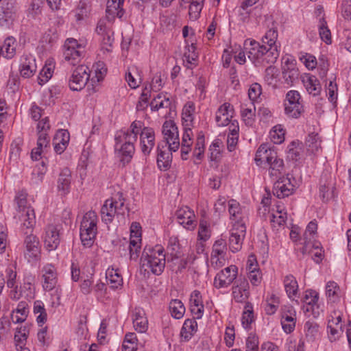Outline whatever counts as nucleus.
<instances>
[{
  "mask_svg": "<svg viewBox=\"0 0 351 351\" xmlns=\"http://www.w3.org/2000/svg\"><path fill=\"white\" fill-rule=\"evenodd\" d=\"M90 77L89 68L86 65H80L75 69L69 80V86L72 90H81Z\"/></svg>",
  "mask_w": 351,
  "mask_h": 351,
  "instance_id": "obj_12",
  "label": "nucleus"
},
{
  "mask_svg": "<svg viewBox=\"0 0 351 351\" xmlns=\"http://www.w3.org/2000/svg\"><path fill=\"white\" fill-rule=\"evenodd\" d=\"M226 252L227 243L224 239H220L214 243L210 255V264L213 267L219 269L225 265Z\"/></svg>",
  "mask_w": 351,
  "mask_h": 351,
  "instance_id": "obj_13",
  "label": "nucleus"
},
{
  "mask_svg": "<svg viewBox=\"0 0 351 351\" xmlns=\"http://www.w3.org/2000/svg\"><path fill=\"white\" fill-rule=\"evenodd\" d=\"M282 78L285 82L291 85L293 82V81L298 78V70L296 67H285L282 69Z\"/></svg>",
  "mask_w": 351,
  "mask_h": 351,
  "instance_id": "obj_64",
  "label": "nucleus"
},
{
  "mask_svg": "<svg viewBox=\"0 0 351 351\" xmlns=\"http://www.w3.org/2000/svg\"><path fill=\"white\" fill-rule=\"evenodd\" d=\"M254 321L253 308L251 304L247 303L241 317V324L244 328H251V325Z\"/></svg>",
  "mask_w": 351,
  "mask_h": 351,
  "instance_id": "obj_57",
  "label": "nucleus"
},
{
  "mask_svg": "<svg viewBox=\"0 0 351 351\" xmlns=\"http://www.w3.org/2000/svg\"><path fill=\"white\" fill-rule=\"evenodd\" d=\"M278 30L271 28L263 36L262 44L253 39H247L244 47L250 60L256 66L271 64L280 55V45L277 42Z\"/></svg>",
  "mask_w": 351,
  "mask_h": 351,
  "instance_id": "obj_2",
  "label": "nucleus"
},
{
  "mask_svg": "<svg viewBox=\"0 0 351 351\" xmlns=\"http://www.w3.org/2000/svg\"><path fill=\"white\" fill-rule=\"evenodd\" d=\"M205 150L204 135L201 132L198 134L195 145L193 152V156L195 159V162L198 163L204 157Z\"/></svg>",
  "mask_w": 351,
  "mask_h": 351,
  "instance_id": "obj_50",
  "label": "nucleus"
},
{
  "mask_svg": "<svg viewBox=\"0 0 351 351\" xmlns=\"http://www.w3.org/2000/svg\"><path fill=\"white\" fill-rule=\"evenodd\" d=\"M36 59L32 55H25L21 58L20 67L21 75L24 78H29L36 71Z\"/></svg>",
  "mask_w": 351,
  "mask_h": 351,
  "instance_id": "obj_27",
  "label": "nucleus"
},
{
  "mask_svg": "<svg viewBox=\"0 0 351 351\" xmlns=\"http://www.w3.org/2000/svg\"><path fill=\"white\" fill-rule=\"evenodd\" d=\"M82 281L80 285V291L85 295L90 294L93 289V273H90L89 275L84 276L82 274Z\"/></svg>",
  "mask_w": 351,
  "mask_h": 351,
  "instance_id": "obj_61",
  "label": "nucleus"
},
{
  "mask_svg": "<svg viewBox=\"0 0 351 351\" xmlns=\"http://www.w3.org/2000/svg\"><path fill=\"white\" fill-rule=\"evenodd\" d=\"M71 182V172L69 169L65 167L61 170L57 180L58 191L62 195L70 192Z\"/></svg>",
  "mask_w": 351,
  "mask_h": 351,
  "instance_id": "obj_28",
  "label": "nucleus"
},
{
  "mask_svg": "<svg viewBox=\"0 0 351 351\" xmlns=\"http://www.w3.org/2000/svg\"><path fill=\"white\" fill-rule=\"evenodd\" d=\"M234 110L230 103H224L221 105L215 113V121L219 127H224L229 125L233 120Z\"/></svg>",
  "mask_w": 351,
  "mask_h": 351,
  "instance_id": "obj_22",
  "label": "nucleus"
},
{
  "mask_svg": "<svg viewBox=\"0 0 351 351\" xmlns=\"http://www.w3.org/2000/svg\"><path fill=\"white\" fill-rule=\"evenodd\" d=\"M18 12V7L16 3L14 0H9L5 2L2 6V16L0 21H3L5 23H8L14 21Z\"/></svg>",
  "mask_w": 351,
  "mask_h": 351,
  "instance_id": "obj_36",
  "label": "nucleus"
},
{
  "mask_svg": "<svg viewBox=\"0 0 351 351\" xmlns=\"http://www.w3.org/2000/svg\"><path fill=\"white\" fill-rule=\"evenodd\" d=\"M228 212L232 225H240L245 226V222L247 219V209L241 206V204L234 199H230L228 202Z\"/></svg>",
  "mask_w": 351,
  "mask_h": 351,
  "instance_id": "obj_14",
  "label": "nucleus"
},
{
  "mask_svg": "<svg viewBox=\"0 0 351 351\" xmlns=\"http://www.w3.org/2000/svg\"><path fill=\"white\" fill-rule=\"evenodd\" d=\"M303 84L310 95L317 96L320 93L322 87L319 81L315 75H308L303 80Z\"/></svg>",
  "mask_w": 351,
  "mask_h": 351,
  "instance_id": "obj_46",
  "label": "nucleus"
},
{
  "mask_svg": "<svg viewBox=\"0 0 351 351\" xmlns=\"http://www.w3.org/2000/svg\"><path fill=\"white\" fill-rule=\"evenodd\" d=\"M140 136V149L145 158L149 156L156 144L155 132L152 128L145 127L139 120L134 121L128 129L117 131L114 135V150L121 162H130L134 152L135 143Z\"/></svg>",
  "mask_w": 351,
  "mask_h": 351,
  "instance_id": "obj_1",
  "label": "nucleus"
},
{
  "mask_svg": "<svg viewBox=\"0 0 351 351\" xmlns=\"http://www.w3.org/2000/svg\"><path fill=\"white\" fill-rule=\"evenodd\" d=\"M223 142L219 138H215L208 148L209 158L211 161H218L221 157Z\"/></svg>",
  "mask_w": 351,
  "mask_h": 351,
  "instance_id": "obj_52",
  "label": "nucleus"
},
{
  "mask_svg": "<svg viewBox=\"0 0 351 351\" xmlns=\"http://www.w3.org/2000/svg\"><path fill=\"white\" fill-rule=\"evenodd\" d=\"M84 47L76 39L67 38L64 45L63 57L64 62L75 66L80 62L84 56Z\"/></svg>",
  "mask_w": 351,
  "mask_h": 351,
  "instance_id": "obj_9",
  "label": "nucleus"
},
{
  "mask_svg": "<svg viewBox=\"0 0 351 351\" xmlns=\"http://www.w3.org/2000/svg\"><path fill=\"white\" fill-rule=\"evenodd\" d=\"M33 312L36 315V322L39 326H43L47 321V314L44 303L40 300L34 302Z\"/></svg>",
  "mask_w": 351,
  "mask_h": 351,
  "instance_id": "obj_51",
  "label": "nucleus"
},
{
  "mask_svg": "<svg viewBox=\"0 0 351 351\" xmlns=\"http://www.w3.org/2000/svg\"><path fill=\"white\" fill-rule=\"evenodd\" d=\"M162 133L164 141L163 145H169L170 149L173 152L178 150L180 147L179 134L178 128L171 121H166L162 128Z\"/></svg>",
  "mask_w": 351,
  "mask_h": 351,
  "instance_id": "obj_11",
  "label": "nucleus"
},
{
  "mask_svg": "<svg viewBox=\"0 0 351 351\" xmlns=\"http://www.w3.org/2000/svg\"><path fill=\"white\" fill-rule=\"evenodd\" d=\"M106 279L112 289H119L123 285V278L118 269L109 267L106 272Z\"/></svg>",
  "mask_w": 351,
  "mask_h": 351,
  "instance_id": "obj_43",
  "label": "nucleus"
},
{
  "mask_svg": "<svg viewBox=\"0 0 351 351\" xmlns=\"http://www.w3.org/2000/svg\"><path fill=\"white\" fill-rule=\"evenodd\" d=\"M43 288L46 291L54 289L58 283V273L52 264H46L42 268Z\"/></svg>",
  "mask_w": 351,
  "mask_h": 351,
  "instance_id": "obj_19",
  "label": "nucleus"
},
{
  "mask_svg": "<svg viewBox=\"0 0 351 351\" xmlns=\"http://www.w3.org/2000/svg\"><path fill=\"white\" fill-rule=\"evenodd\" d=\"M246 233V226L232 225L230 230L229 248L233 253L239 252L243 245Z\"/></svg>",
  "mask_w": 351,
  "mask_h": 351,
  "instance_id": "obj_17",
  "label": "nucleus"
},
{
  "mask_svg": "<svg viewBox=\"0 0 351 351\" xmlns=\"http://www.w3.org/2000/svg\"><path fill=\"white\" fill-rule=\"evenodd\" d=\"M53 73V66L51 64H45L38 76V83L40 85H43L47 82L52 77Z\"/></svg>",
  "mask_w": 351,
  "mask_h": 351,
  "instance_id": "obj_62",
  "label": "nucleus"
},
{
  "mask_svg": "<svg viewBox=\"0 0 351 351\" xmlns=\"http://www.w3.org/2000/svg\"><path fill=\"white\" fill-rule=\"evenodd\" d=\"M198 54L194 43L187 44L184 53V64L188 69H192L197 64Z\"/></svg>",
  "mask_w": 351,
  "mask_h": 351,
  "instance_id": "obj_44",
  "label": "nucleus"
},
{
  "mask_svg": "<svg viewBox=\"0 0 351 351\" xmlns=\"http://www.w3.org/2000/svg\"><path fill=\"white\" fill-rule=\"evenodd\" d=\"M171 105L170 95L167 93H160L154 96L150 103L151 110L158 111L162 108H169Z\"/></svg>",
  "mask_w": 351,
  "mask_h": 351,
  "instance_id": "obj_37",
  "label": "nucleus"
},
{
  "mask_svg": "<svg viewBox=\"0 0 351 351\" xmlns=\"http://www.w3.org/2000/svg\"><path fill=\"white\" fill-rule=\"evenodd\" d=\"M316 14L319 19L317 26L320 38L326 44H330L331 43V33L324 17V8L322 7L317 8Z\"/></svg>",
  "mask_w": 351,
  "mask_h": 351,
  "instance_id": "obj_30",
  "label": "nucleus"
},
{
  "mask_svg": "<svg viewBox=\"0 0 351 351\" xmlns=\"http://www.w3.org/2000/svg\"><path fill=\"white\" fill-rule=\"evenodd\" d=\"M124 0H108L107 1L106 12L119 18L122 17L123 12L122 5Z\"/></svg>",
  "mask_w": 351,
  "mask_h": 351,
  "instance_id": "obj_53",
  "label": "nucleus"
},
{
  "mask_svg": "<svg viewBox=\"0 0 351 351\" xmlns=\"http://www.w3.org/2000/svg\"><path fill=\"white\" fill-rule=\"evenodd\" d=\"M256 165L266 169L272 180L281 177L285 171L284 161L277 152L268 144H262L258 148L255 158Z\"/></svg>",
  "mask_w": 351,
  "mask_h": 351,
  "instance_id": "obj_3",
  "label": "nucleus"
},
{
  "mask_svg": "<svg viewBox=\"0 0 351 351\" xmlns=\"http://www.w3.org/2000/svg\"><path fill=\"white\" fill-rule=\"evenodd\" d=\"M296 312L291 305L282 307L281 325L286 333L291 332L295 327Z\"/></svg>",
  "mask_w": 351,
  "mask_h": 351,
  "instance_id": "obj_23",
  "label": "nucleus"
},
{
  "mask_svg": "<svg viewBox=\"0 0 351 351\" xmlns=\"http://www.w3.org/2000/svg\"><path fill=\"white\" fill-rule=\"evenodd\" d=\"M171 152L169 145H163V143H158L157 146V164L158 167L164 170L167 169L171 163Z\"/></svg>",
  "mask_w": 351,
  "mask_h": 351,
  "instance_id": "obj_25",
  "label": "nucleus"
},
{
  "mask_svg": "<svg viewBox=\"0 0 351 351\" xmlns=\"http://www.w3.org/2000/svg\"><path fill=\"white\" fill-rule=\"evenodd\" d=\"M165 263V250L162 246L156 245L153 248L148 249L143 264L154 274L159 276L163 272Z\"/></svg>",
  "mask_w": 351,
  "mask_h": 351,
  "instance_id": "obj_7",
  "label": "nucleus"
},
{
  "mask_svg": "<svg viewBox=\"0 0 351 351\" xmlns=\"http://www.w3.org/2000/svg\"><path fill=\"white\" fill-rule=\"evenodd\" d=\"M317 230V221L315 220L310 221L306 228V230L303 234L302 238L301 239L302 241L301 244L303 245V247L300 249V251L303 254L308 252V245L311 244L312 239L316 234Z\"/></svg>",
  "mask_w": 351,
  "mask_h": 351,
  "instance_id": "obj_35",
  "label": "nucleus"
},
{
  "mask_svg": "<svg viewBox=\"0 0 351 351\" xmlns=\"http://www.w3.org/2000/svg\"><path fill=\"white\" fill-rule=\"evenodd\" d=\"M139 228L138 224L136 223H132L131 226L128 250L130 252V258L132 260L137 259L141 250V233L139 231Z\"/></svg>",
  "mask_w": 351,
  "mask_h": 351,
  "instance_id": "obj_21",
  "label": "nucleus"
},
{
  "mask_svg": "<svg viewBox=\"0 0 351 351\" xmlns=\"http://www.w3.org/2000/svg\"><path fill=\"white\" fill-rule=\"evenodd\" d=\"M190 308L195 319H201L204 313V306L201 293L199 291H193L190 298Z\"/></svg>",
  "mask_w": 351,
  "mask_h": 351,
  "instance_id": "obj_26",
  "label": "nucleus"
},
{
  "mask_svg": "<svg viewBox=\"0 0 351 351\" xmlns=\"http://www.w3.org/2000/svg\"><path fill=\"white\" fill-rule=\"evenodd\" d=\"M334 182L331 178L322 177L319 182V196L324 202H327L334 195Z\"/></svg>",
  "mask_w": 351,
  "mask_h": 351,
  "instance_id": "obj_33",
  "label": "nucleus"
},
{
  "mask_svg": "<svg viewBox=\"0 0 351 351\" xmlns=\"http://www.w3.org/2000/svg\"><path fill=\"white\" fill-rule=\"evenodd\" d=\"M97 33L102 37L101 43L104 47H110L114 41L113 32L107 27L104 21H99L96 27ZM108 50V48H106Z\"/></svg>",
  "mask_w": 351,
  "mask_h": 351,
  "instance_id": "obj_38",
  "label": "nucleus"
},
{
  "mask_svg": "<svg viewBox=\"0 0 351 351\" xmlns=\"http://www.w3.org/2000/svg\"><path fill=\"white\" fill-rule=\"evenodd\" d=\"M276 180L274 185L273 192L278 198L288 197L293 193L295 186L288 175L286 177L281 176Z\"/></svg>",
  "mask_w": 351,
  "mask_h": 351,
  "instance_id": "obj_20",
  "label": "nucleus"
},
{
  "mask_svg": "<svg viewBox=\"0 0 351 351\" xmlns=\"http://www.w3.org/2000/svg\"><path fill=\"white\" fill-rule=\"evenodd\" d=\"M195 106L193 101H187L182 108V121L183 127H193L194 123Z\"/></svg>",
  "mask_w": 351,
  "mask_h": 351,
  "instance_id": "obj_39",
  "label": "nucleus"
},
{
  "mask_svg": "<svg viewBox=\"0 0 351 351\" xmlns=\"http://www.w3.org/2000/svg\"><path fill=\"white\" fill-rule=\"evenodd\" d=\"M255 112L256 108L253 103H251L250 106L247 104L241 105V115L246 125L252 126L254 123Z\"/></svg>",
  "mask_w": 351,
  "mask_h": 351,
  "instance_id": "obj_47",
  "label": "nucleus"
},
{
  "mask_svg": "<svg viewBox=\"0 0 351 351\" xmlns=\"http://www.w3.org/2000/svg\"><path fill=\"white\" fill-rule=\"evenodd\" d=\"M128 208L125 206V198L120 191L112 194V197L106 199L101 208L102 221L108 224L113 221V219L123 217Z\"/></svg>",
  "mask_w": 351,
  "mask_h": 351,
  "instance_id": "obj_5",
  "label": "nucleus"
},
{
  "mask_svg": "<svg viewBox=\"0 0 351 351\" xmlns=\"http://www.w3.org/2000/svg\"><path fill=\"white\" fill-rule=\"evenodd\" d=\"M61 226L59 224H49L45 229L44 243L49 251L55 250L60 242Z\"/></svg>",
  "mask_w": 351,
  "mask_h": 351,
  "instance_id": "obj_16",
  "label": "nucleus"
},
{
  "mask_svg": "<svg viewBox=\"0 0 351 351\" xmlns=\"http://www.w3.org/2000/svg\"><path fill=\"white\" fill-rule=\"evenodd\" d=\"M283 284L289 298L294 300L298 297V284L296 278L291 274L285 276Z\"/></svg>",
  "mask_w": 351,
  "mask_h": 351,
  "instance_id": "obj_41",
  "label": "nucleus"
},
{
  "mask_svg": "<svg viewBox=\"0 0 351 351\" xmlns=\"http://www.w3.org/2000/svg\"><path fill=\"white\" fill-rule=\"evenodd\" d=\"M98 217L95 211L89 210L82 217L80 228V235L84 246L93 245L97 233Z\"/></svg>",
  "mask_w": 351,
  "mask_h": 351,
  "instance_id": "obj_6",
  "label": "nucleus"
},
{
  "mask_svg": "<svg viewBox=\"0 0 351 351\" xmlns=\"http://www.w3.org/2000/svg\"><path fill=\"white\" fill-rule=\"evenodd\" d=\"M38 239L33 235H27L24 240L25 257L29 262L37 259L40 254V245Z\"/></svg>",
  "mask_w": 351,
  "mask_h": 351,
  "instance_id": "obj_24",
  "label": "nucleus"
},
{
  "mask_svg": "<svg viewBox=\"0 0 351 351\" xmlns=\"http://www.w3.org/2000/svg\"><path fill=\"white\" fill-rule=\"evenodd\" d=\"M306 144L308 147V151L315 154L321 149V140L317 133H311L306 139Z\"/></svg>",
  "mask_w": 351,
  "mask_h": 351,
  "instance_id": "obj_54",
  "label": "nucleus"
},
{
  "mask_svg": "<svg viewBox=\"0 0 351 351\" xmlns=\"http://www.w3.org/2000/svg\"><path fill=\"white\" fill-rule=\"evenodd\" d=\"M132 322L136 331L140 333L145 332L148 329V320L145 313L141 308H136L132 313Z\"/></svg>",
  "mask_w": 351,
  "mask_h": 351,
  "instance_id": "obj_29",
  "label": "nucleus"
},
{
  "mask_svg": "<svg viewBox=\"0 0 351 351\" xmlns=\"http://www.w3.org/2000/svg\"><path fill=\"white\" fill-rule=\"evenodd\" d=\"M178 223L188 230H193L197 223L194 211L188 206H184L177 210L176 213Z\"/></svg>",
  "mask_w": 351,
  "mask_h": 351,
  "instance_id": "obj_18",
  "label": "nucleus"
},
{
  "mask_svg": "<svg viewBox=\"0 0 351 351\" xmlns=\"http://www.w3.org/2000/svg\"><path fill=\"white\" fill-rule=\"evenodd\" d=\"M138 349V339L134 332H128L125 335L122 344V351H136Z\"/></svg>",
  "mask_w": 351,
  "mask_h": 351,
  "instance_id": "obj_56",
  "label": "nucleus"
},
{
  "mask_svg": "<svg viewBox=\"0 0 351 351\" xmlns=\"http://www.w3.org/2000/svg\"><path fill=\"white\" fill-rule=\"evenodd\" d=\"M302 310L307 316L317 318L324 311L323 305L319 302V293L312 289L305 291L302 298Z\"/></svg>",
  "mask_w": 351,
  "mask_h": 351,
  "instance_id": "obj_10",
  "label": "nucleus"
},
{
  "mask_svg": "<svg viewBox=\"0 0 351 351\" xmlns=\"http://www.w3.org/2000/svg\"><path fill=\"white\" fill-rule=\"evenodd\" d=\"M169 308L171 316L175 319L182 318L185 313V307L180 300H172L169 302Z\"/></svg>",
  "mask_w": 351,
  "mask_h": 351,
  "instance_id": "obj_55",
  "label": "nucleus"
},
{
  "mask_svg": "<svg viewBox=\"0 0 351 351\" xmlns=\"http://www.w3.org/2000/svg\"><path fill=\"white\" fill-rule=\"evenodd\" d=\"M70 135L66 130H59L57 131L53 140L54 151L58 154L64 152L69 145Z\"/></svg>",
  "mask_w": 351,
  "mask_h": 351,
  "instance_id": "obj_32",
  "label": "nucleus"
},
{
  "mask_svg": "<svg viewBox=\"0 0 351 351\" xmlns=\"http://www.w3.org/2000/svg\"><path fill=\"white\" fill-rule=\"evenodd\" d=\"M29 334V328L28 326H21L17 327L14 333V343L18 351H24L26 348L27 339Z\"/></svg>",
  "mask_w": 351,
  "mask_h": 351,
  "instance_id": "obj_34",
  "label": "nucleus"
},
{
  "mask_svg": "<svg viewBox=\"0 0 351 351\" xmlns=\"http://www.w3.org/2000/svg\"><path fill=\"white\" fill-rule=\"evenodd\" d=\"M237 284L232 287V296L237 302H245L249 295V284L245 279L239 280Z\"/></svg>",
  "mask_w": 351,
  "mask_h": 351,
  "instance_id": "obj_31",
  "label": "nucleus"
},
{
  "mask_svg": "<svg viewBox=\"0 0 351 351\" xmlns=\"http://www.w3.org/2000/svg\"><path fill=\"white\" fill-rule=\"evenodd\" d=\"M280 299L276 295H269L265 301V311L267 315L274 314L278 308Z\"/></svg>",
  "mask_w": 351,
  "mask_h": 351,
  "instance_id": "obj_58",
  "label": "nucleus"
},
{
  "mask_svg": "<svg viewBox=\"0 0 351 351\" xmlns=\"http://www.w3.org/2000/svg\"><path fill=\"white\" fill-rule=\"evenodd\" d=\"M238 269L235 265H230L217 274L213 285L217 289L226 288L236 279Z\"/></svg>",
  "mask_w": 351,
  "mask_h": 351,
  "instance_id": "obj_15",
  "label": "nucleus"
},
{
  "mask_svg": "<svg viewBox=\"0 0 351 351\" xmlns=\"http://www.w3.org/2000/svg\"><path fill=\"white\" fill-rule=\"evenodd\" d=\"M211 237L210 223L204 219H201L199 223L197 239L202 241H208Z\"/></svg>",
  "mask_w": 351,
  "mask_h": 351,
  "instance_id": "obj_59",
  "label": "nucleus"
},
{
  "mask_svg": "<svg viewBox=\"0 0 351 351\" xmlns=\"http://www.w3.org/2000/svg\"><path fill=\"white\" fill-rule=\"evenodd\" d=\"M283 105L285 114L291 118H299L304 111L302 97L298 90L288 91Z\"/></svg>",
  "mask_w": 351,
  "mask_h": 351,
  "instance_id": "obj_8",
  "label": "nucleus"
},
{
  "mask_svg": "<svg viewBox=\"0 0 351 351\" xmlns=\"http://www.w3.org/2000/svg\"><path fill=\"white\" fill-rule=\"evenodd\" d=\"M325 290L328 302L335 303L339 301L341 297V291L337 282L335 281L328 282Z\"/></svg>",
  "mask_w": 351,
  "mask_h": 351,
  "instance_id": "obj_45",
  "label": "nucleus"
},
{
  "mask_svg": "<svg viewBox=\"0 0 351 351\" xmlns=\"http://www.w3.org/2000/svg\"><path fill=\"white\" fill-rule=\"evenodd\" d=\"M29 313L28 304L25 301L20 302L17 307L12 311L11 319L13 323L18 324L25 322Z\"/></svg>",
  "mask_w": 351,
  "mask_h": 351,
  "instance_id": "obj_40",
  "label": "nucleus"
},
{
  "mask_svg": "<svg viewBox=\"0 0 351 351\" xmlns=\"http://www.w3.org/2000/svg\"><path fill=\"white\" fill-rule=\"evenodd\" d=\"M197 330V323L195 319H187L184 321L180 331L181 338L189 341Z\"/></svg>",
  "mask_w": 351,
  "mask_h": 351,
  "instance_id": "obj_42",
  "label": "nucleus"
},
{
  "mask_svg": "<svg viewBox=\"0 0 351 351\" xmlns=\"http://www.w3.org/2000/svg\"><path fill=\"white\" fill-rule=\"evenodd\" d=\"M90 11V3L88 0H80L76 8L73 10L75 19L80 22L85 19Z\"/></svg>",
  "mask_w": 351,
  "mask_h": 351,
  "instance_id": "obj_49",
  "label": "nucleus"
},
{
  "mask_svg": "<svg viewBox=\"0 0 351 351\" xmlns=\"http://www.w3.org/2000/svg\"><path fill=\"white\" fill-rule=\"evenodd\" d=\"M16 40L13 37L7 38L0 46L1 56L6 59H12L16 54Z\"/></svg>",
  "mask_w": 351,
  "mask_h": 351,
  "instance_id": "obj_48",
  "label": "nucleus"
},
{
  "mask_svg": "<svg viewBox=\"0 0 351 351\" xmlns=\"http://www.w3.org/2000/svg\"><path fill=\"white\" fill-rule=\"evenodd\" d=\"M15 202L17 207L14 219L17 222L21 223L23 230L26 229L25 233L31 231L36 224V215L34 208L28 202L27 194L23 192L19 193L16 197Z\"/></svg>",
  "mask_w": 351,
  "mask_h": 351,
  "instance_id": "obj_4",
  "label": "nucleus"
},
{
  "mask_svg": "<svg viewBox=\"0 0 351 351\" xmlns=\"http://www.w3.org/2000/svg\"><path fill=\"white\" fill-rule=\"evenodd\" d=\"M270 138L275 144L281 143L285 139V130L281 125H276L270 131Z\"/></svg>",
  "mask_w": 351,
  "mask_h": 351,
  "instance_id": "obj_63",
  "label": "nucleus"
},
{
  "mask_svg": "<svg viewBox=\"0 0 351 351\" xmlns=\"http://www.w3.org/2000/svg\"><path fill=\"white\" fill-rule=\"evenodd\" d=\"M137 75L138 70L134 66L129 68L125 73V80L131 88H136L141 83V78L136 77Z\"/></svg>",
  "mask_w": 351,
  "mask_h": 351,
  "instance_id": "obj_60",
  "label": "nucleus"
}]
</instances>
